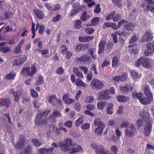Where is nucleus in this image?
<instances>
[{
    "label": "nucleus",
    "instance_id": "obj_1",
    "mask_svg": "<svg viewBox=\"0 0 154 154\" xmlns=\"http://www.w3.org/2000/svg\"><path fill=\"white\" fill-rule=\"evenodd\" d=\"M91 147L95 150L97 154H109V151L105 149L104 146L101 145H97L93 143L91 144Z\"/></svg>",
    "mask_w": 154,
    "mask_h": 154
},
{
    "label": "nucleus",
    "instance_id": "obj_2",
    "mask_svg": "<svg viewBox=\"0 0 154 154\" xmlns=\"http://www.w3.org/2000/svg\"><path fill=\"white\" fill-rule=\"evenodd\" d=\"M90 86L93 90H100L103 87L104 84L103 82L95 79L92 81Z\"/></svg>",
    "mask_w": 154,
    "mask_h": 154
},
{
    "label": "nucleus",
    "instance_id": "obj_3",
    "mask_svg": "<svg viewBox=\"0 0 154 154\" xmlns=\"http://www.w3.org/2000/svg\"><path fill=\"white\" fill-rule=\"evenodd\" d=\"M59 144L61 149L65 152L69 150V149L72 145V140L69 138L66 139L65 140L64 143L60 142Z\"/></svg>",
    "mask_w": 154,
    "mask_h": 154
},
{
    "label": "nucleus",
    "instance_id": "obj_4",
    "mask_svg": "<svg viewBox=\"0 0 154 154\" xmlns=\"http://www.w3.org/2000/svg\"><path fill=\"white\" fill-rule=\"evenodd\" d=\"M28 142V140L26 139V137L23 135H21L20 136V141L15 145V147L17 149H22Z\"/></svg>",
    "mask_w": 154,
    "mask_h": 154
},
{
    "label": "nucleus",
    "instance_id": "obj_5",
    "mask_svg": "<svg viewBox=\"0 0 154 154\" xmlns=\"http://www.w3.org/2000/svg\"><path fill=\"white\" fill-rule=\"evenodd\" d=\"M153 38L152 32L150 30H147L144 34L141 41L142 42H149L152 40Z\"/></svg>",
    "mask_w": 154,
    "mask_h": 154
},
{
    "label": "nucleus",
    "instance_id": "obj_6",
    "mask_svg": "<svg viewBox=\"0 0 154 154\" xmlns=\"http://www.w3.org/2000/svg\"><path fill=\"white\" fill-rule=\"evenodd\" d=\"M109 91L108 90H106L105 91H102L98 92V95L100 96L98 98L99 100L109 99L111 97L109 95Z\"/></svg>",
    "mask_w": 154,
    "mask_h": 154
},
{
    "label": "nucleus",
    "instance_id": "obj_7",
    "mask_svg": "<svg viewBox=\"0 0 154 154\" xmlns=\"http://www.w3.org/2000/svg\"><path fill=\"white\" fill-rule=\"evenodd\" d=\"M141 64L145 68L151 69L154 65V61L152 64L150 63L149 60L147 58L144 57H141Z\"/></svg>",
    "mask_w": 154,
    "mask_h": 154
},
{
    "label": "nucleus",
    "instance_id": "obj_8",
    "mask_svg": "<svg viewBox=\"0 0 154 154\" xmlns=\"http://www.w3.org/2000/svg\"><path fill=\"white\" fill-rule=\"evenodd\" d=\"M147 49L144 52L145 56H148L154 51V45L151 43H148L147 45Z\"/></svg>",
    "mask_w": 154,
    "mask_h": 154
},
{
    "label": "nucleus",
    "instance_id": "obj_9",
    "mask_svg": "<svg viewBox=\"0 0 154 154\" xmlns=\"http://www.w3.org/2000/svg\"><path fill=\"white\" fill-rule=\"evenodd\" d=\"M135 130L133 126L129 125V127L125 130V133L126 135L128 137H131L134 133Z\"/></svg>",
    "mask_w": 154,
    "mask_h": 154
},
{
    "label": "nucleus",
    "instance_id": "obj_10",
    "mask_svg": "<svg viewBox=\"0 0 154 154\" xmlns=\"http://www.w3.org/2000/svg\"><path fill=\"white\" fill-rule=\"evenodd\" d=\"M26 57H20L15 60L13 65L19 66L22 65L26 60Z\"/></svg>",
    "mask_w": 154,
    "mask_h": 154
},
{
    "label": "nucleus",
    "instance_id": "obj_11",
    "mask_svg": "<svg viewBox=\"0 0 154 154\" xmlns=\"http://www.w3.org/2000/svg\"><path fill=\"white\" fill-rule=\"evenodd\" d=\"M54 149V148L51 147L49 149L46 148H40L38 152L39 154H47L48 153H50L53 152Z\"/></svg>",
    "mask_w": 154,
    "mask_h": 154
},
{
    "label": "nucleus",
    "instance_id": "obj_12",
    "mask_svg": "<svg viewBox=\"0 0 154 154\" xmlns=\"http://www.w3.org/2000/svg\"><path fill=\"white\" fill-rule=\"evenodd\" d=\"M152 125L149 123L146 124L144 129V134L146 136H149L151 131Z\"/></svg>",
    "mask_w": 154,
    "mask_h": 154
},
{
    "label": "nucleus",
    "instance_id": "obj_13",
    "mask_svg": "<svg viewBox=\"0 0 154 154\" xmlns=\"http://www.w3.org/2000/svg\"><path fill=\"white\" fill-rule=\"evenodd\" d=\"M91 59L90 57L87 55H84L80 57L76 58L77 60L81 61L82 63L89 62L91 61Z\"/></svg>",
    "mask_w": 154,
    "mask_h": 154
},
{
    "label": "nucleus",
    "instance_id": "obj_14",
    "mask_svg": "<svg viewBox=\"0 0 154 154\" xmlns=\"http://www.w3.org/2000/svg\"><path fill=\"white\" fill-rule=\"evenodd\" d=\"M144 93L147 97H151L153 99V97L150 90L149 87L148 86H145L144 88Z\"/></svg>",
    "mask_w": 154,
    "mask_h": 154
},
{
    "label": "nucleus",
    "instance_id": "obj_15",
    "mask_svg": "<svg viewBox=\"0 0 154 154\" xmlns=\"http://www.w3.org/2000/svg\"><path fill=\"white\" fill-rule=\"evenodd\" d=\"M106 44V42L104 41H101L99 43V49L98 51L99 54H101L103 53L104 51V46Z\"/></svg>",
    "mask_w": 154,
    "mask_h": 154
},
{
    "label": "nucleus",
    "instance_id": "obj_16",
    "mask_svg": "<svg viewBox=\"0 0 154 154\" xmlns=\"http://www.w3.org/2000/svg\"><path fill=\"white\" fill-rule=\"evenodd\" d=\"M63 100L65 102L66 104L68 105L70 104L75 102L74 99H68L66 94H64L63 96Z\"/></svg>",
    "mask_w": 154,
    "mask_h": 154
},
{
    "label": "nucleus",
    "instance_id": "obj_17",
    "mask_svg": "<svg viewBox=\"0 0 154 154\" xmlns=\"http://www.w3.org/2000/svg\"><path fill=\"white\" fill-rule=\"evenodd\" d=\"M82 150V148L80 145H78L76 147H73L69 150V153L71 154H74Z\"/></svg>",
    "mask_w": 154,
    "mask_h": 154
},
{
    "label": "nucleus",
    "instance_id": "obj_18",
    "mask_svg": "<svg viewBox=\"0 0 154 154\" xmlns=\"http://www.w3.org/2000/svg\"><path fill=\"white\" fill-rule=\"evenodd\" d=\"M34 11L35 13L36 17L40 19H42L44 17V14L43 12L41 11L35 9L34 10Z\"/></svg>",
    "mask_w": 154,
    "mask_h": 154
},
{
    "label": "nucleus",
    "instance_id": "obj_19",
    "mask_svg": "<svg viewBox=\"0 0 154 154\" xmlns=\"http://www.w3.org/2000/svg\"><path fill=\"white\" fill-rule=\"evenodd\" d=\"M13 93L14 99L15 101L18 102L21 95V92L20 91H18L13 92Z\"/></svg>",
    "mask_w": 154,
    "mask_h": 154
},
{
    "label": "nucleus",
    "instance_id": "obj_20",
    "mask_svg": "<svg viewBox=\"0 0 154 154\" xmlns=\"http://www.w3.org/2000/svg\"><path fill=\"white\" fill-rule=\"evenodd\" d=\"M113 105L112 103H109L107 105V108L106 109V112L107 114H112L113 113Z\"/></svg>",
    "mask_w": 154,
    "mask_h": 154
},
{
    "label": "nucleus",
    "instance_id": "obj_21",
    "mask_svg": "<svg viewBox=\"0 0 154 154\" xmlns=\"http://www.w3.org/2000/svg\"><path fill=\"white\" fill-rule=\"evenodd\" d=\"M105 125H102L101 126H98L95 130V133L98 136L101 135L103 131V129L104 128Z\"/></svg>",
    "mask_w": 154,
    "mask_h": 154
},
{
    "label": "nucleus",
    "instance_id": "obj_22",
    "mask_svg": "<svg viewBox=\"0 0 154 154\" xmlns=\"http://www.w3.org/2000/svg\"><path fill=\"white\" fill-rule=\"evenodd\" d=\"M152 100L151 97L150 98L148 97H142L140 100V101L141 103L146 105L149 103Z\"/></svg>",
    "mask_w": 154,
    "mask_h": 154
},
{
    "label": "nucleus",
    "instance_id": "obj_23",
    "mask_svg": "<svg viewBox=\"0 0 154 154\" xmlns=\"http://www.w3.org/2000/svg\"><path fill=\"white\" fill-rule=\"evenodd\" d=\"M24 43V40H22L20 43L16 47L14 51V52L16 54H18L21 51V48L22 45Z\"/></svg>",
    "mask_w": 154,
    "mask_h": 154
},
{
    "label": "nucleus",
    "instance_id": "obj_24",
    "mask_svg": "<svg viewBox=\"0 0 154 154\" xmlns=\"http://www.w3.org/2000/svg\"><path fill=\"white\" fill-rule=\"evenodd\" d=\"M117 98L118 101L122 102H126L129 99V97L123 95L118 96L117 97Z\"/></svg>",
    "mask_w": 154,
    "mask_h": 154
},
{
    "label": "nucleus",
    "instance_id": "obj_25",
    "mask_svg": "<svg viewBox=\"0 0 154 154\" xmlns=\"http://www.w3.org/2000/svg\"><path fill=\"white\" fill-rule=\"evenodd\" d=\"M41 114H38L35 119V123L36 125H42V117Z\"/></svg>",
    "mask_w": 154,
    "mask_h": 154
},
{
    "label": "nucleus",
    "instance_id": "obj_26",
    "mask_svg": "<svg viewBox=\"0 0 154 154\" xmlns=\"http://www.w3.org/2000/svg\"><path fill=\"white\" fill-rule=\"evenodd\" d=\"M32 150V147L30 145L27 146L23 149L25 154H31Z\"/></svg>",
    "mask_w": 154,
    "mask_h": 154
},
{
    "label": "nucleus",
    "instance_id": "obj_27",
    "mask_svg": "<svg viewBox=\"0 0 154 154\" xmlns=\"http://www.w3.org/2000/svg\"><path fill=\"white\" fill-rule=\"evenodd\" d=\"M75 84L77 86H80L84 87L87 86L84 82L79 78H78L76 80Z\"/></svg>",
    "mask_w": 154,
    "mask_h": 154
},
{
    "label": "nucleus",
    "instance_id": "obj_28",
    "mask_svg": "<svg viewBox=\"0 0 154 154\" xmlns=\"http://www.w3.org/2000/svg\"><path fill=\"white\" fill-rule=\"evenodd\" d=\"M83 7L81 6L79 8L77 9H73L71 10V11L70 13V16H73L75 15L79 11L82 10Z\"/></svg>",
    "mask_w": 154,
    "mask_h": 154
},
{
    "label": "nucleus",
    "instance_id": "obj_29",
    "mask_svg": "<svg viewBox=\"0 0 154 154\" xmlns=\"http://www.w3.org/2000/svg\"><path fill=\"white\" fill-rule=\"evenodd\" d=\"M143 94L140 93H137L136 92H134L132 94L133 97L135 99H137L140 101L142 98Z\"/></svg>",
    "mask_w": 154,
    "mask_h": 154
},
{
    "label": "nucleus",
    "instance_id": "obj_30",
    "mask_svg": "<svg viewBox=\"0 0 154 154\" xmlns=\"http://www.w3.org/2000/svg\"><path fill=\"white\" fill-rule=\"evenodd\" d=\"M106 102H100L97 103V107L99 109H103L106 106Z\"/></svg>",
    "mask_w": 154,
    "mask_h": 154
},
{
    "label": "nucleus",
    "instance_id": "obj_31",
    "mask_svg": "<svg viewBox=\"0 0 154 154\" xmlns=\"http://www.w3.org/2000/svg\"><path fill=\"white\" fill-rule=\"evenodd\" d=\"M127 30L128 31H132L134 29V26L131 23H129L125 25Z\"/></svg>",
    "mask_w": 154,
    "mask_h": 154
},
{
    "label": "nucleus",
    "instance_id": "obj_32",
    "mask_svg": "<svg viewBox=\"0 0 154 154\" xmlns=\"http://www.w3.org/2000/svg\"><path fill=\"white\" fill-rule=\"evenodd\" d=\"M94 124L98 126H101L102 125H105L100 119H96L94 121Z\"/></svg>",
    "mask_w": 154,
    "mask_h": 154
},
{
    "label": "nucleus",
    "instance_id": "obj_33",
    "mask_svg": "<svg viewBox=\"0 0 154 154\" xmlns=\"http://www.w3.org/2000/svg\"><path fill=\"white\" fill-rule=\"evenodd\" d=\"M31 141L34 145L36 146H39L42 145V143L37 139H33Z\"/></svg>",
    "mask_w": 154,
    "mask_h": 154
},
{
    "label": "nucleus",
    "instance_id": "obj_34",
    "mask_svg": "<svg viewBox=\"0 0 154 154\" xmlns=\"http://www.w3.org/2000/svg\"><path fill=\"white\" fill-rule=\"evenodd\" d=\"M61 115L60 112L59 111H55L50 116L51 118L52 117H59L61 116Z\"/></svg>",
    "mask_w": 154,
    "mask_h": 154
},
{
    "label": "nucleus",
    "instance_id": "obj_35",
    "mask_svg": "<svg viewBox=\"0 0 154 154\" xmlns=\"http://www.w3.org/2000/svg\"><path fill=\"white\" fill-rule=\"evenodd\" d=\"M16 75V74L14 73L10 72L5 77V79H14Z\"/></svg>",
    "mask_w": 154,
    "mask_h": 154
},
{
    "label": "nucleus",
    "instance_id": "obj_36",
    "mask_svg": "<svg viewBox=\"0 0 154 154\" xmlns=\"http://www.w3.org/2000/svg\"><path fill=\"white\" fill-rule=\"evenodd\" d=\"M118 62V60L116 56L113 57L112 60V66L113 67L115 68L117 66Z\"/></svg>",
    "mask_w": 154,
    "mask_h": 154
},
{
    "label": "nucleus",
    "instance_id": "obj_37",
    "mask_svg": "<svg viewBox=\"0 0 154 154\" xmlns=\"http://www.w3.org/2000/svg\"><path fill=\"white\" fill-rule=\"evenodd\" d=\"M94 97L92 96H88L86 97L85 100L86 103H91L94 101Z\"/></svg>",
    "mask_w": 154,
    "mask_h": 154
},
{
    "label": "nucleus",
    "instance_id": "obj_38",
    "mask_svg": "<svg viewBox=\"0 0 154 154\" xmlns=\"http://www.w3.org/2000/svg\"><path fill=\"white\" fill-rule=\"evenodd\" d=\"M88 52L91 55L92 58L94 60H95L97 59V56L96 55H94V49L91 48L89 49L88 50Z\"/></svg>",
    "mask_w": 154,
    "mask_h": 154
},
{
    "label": "nucleus",
    "instance_id": "obj_39",
    "mask_svg": "<svg viewBox=\"0 0 154 154\" xmlns=\"http://www.w3.org/2000/svg\"><path fill=\"white\" fill-rule=\"evenodd\" d=\"M87 13L86 12H84L83 14L81 16V19L82 21H85L87 19L90 17L89 15H86Z\"/></svg>",
    "mask_w": 154,
    "mask_h": 154
},
{
    "label": "nucleus",
    "instance_id": "obj_40",
    "mask_svg": "<svg viewBox=\"0 0 154 154\" xmlns=\"http://www.w3.org/2000/svg\"><path fill=\"white\" fill-rule=\"evenodd\" d=\"M10 101L8 99H4L2 100V105L9 107L10 104Z\"/></svg>",
    "mask_w": 154,
    "mask_h": 154
},
{
    "label": "nucleus",
    "instance_id": "obj_41",
    "mask_svg": "<svg viewBox=\"0 0 154 154\" xmlns=\"http://www.w3.org/2000/svg\"><path fill=\"white\" fill-rule=\"evenodd\" d=\"M0 50L2 53H6L9 51L11 50V49L10 48L6 46L1 48Z\"/></svg>",
    "mask_w": 154,
    "mask_h": 154
},
{
    "label": "nucleus",
    "instance_id": "obj_42",
    "mask_svg": "<svg viewBox=\"0 0 154 154\" xmlns=\"http://www.w3.org/2000/svg\"><path fill=\"white\" fill-rule=\"evenodd\" d=\"M81 22L79 20L75 21L74 22L75 26L77 28H80L81 27Z\"/></svg>",
    "mask_w": 154,
    "mask_h": 154
},
{
    "label": "nucleus",
    "instance_id": "obj_43",
    "mask_svg": "<svg viewBox=\"0 0 154 154\" xmlns=\"http://www.w3.org/2000/svg\"><path fill=\"white\" fill-rule=\"evenodd\" d=\"M131 74L133 78L134 79H136L138 78V74L134 70H131Z\"/></svg>",
    "mask_w": 154,
    "mask_h": 154
},
{
    "label": "nucleus",
    "instance_id": "obj_44",
    "mask_svg": "<svg viewBox=\"0 0 154 154\" xmlns=\"http://www.w3.org/2000/svg\"><path fill=\"white\" fill-rule=\"evenodd\" d=\"M115 13V11H113L109 14L106 17V20H108L111 19L113 17L114 14Z\"/></svg>",
    "mask_w": 154,
    "mask_h": 154
},
{
    "label": "nucleus",
    "instance_id": "obj_45",
    "mask_svg": "<svg viewBox=\"0 0 154 154\" xmlns=\"http://www.w3.org/2000/svg\"><path fill=\"white\" fill-rule=\"evenodd\" d=\"M113 3L115 5L119 7L122 6V4L120 3L121 0H112Z\"/></svg>",
    "mask_w": 154,
    "mask_h": 154
},
{
    "label": "nucleus",
    "instance_id": "obj_46",
    "mask_svg": "<svg viewBox=\"0 0 154 154\" xmlns=\"http://www.w3.org/2000/svg\"><path fill=\"white\" fill-rule=\"evenodd\" d=\"M38 79V80L35 83L36 85H40L42 84L44 82L42 76H39Z\"/></svg>",
    "mask_w": 154,
    "mask_h": 154
},
{
    "label": "nucleus",
    "instance_id": "obj_47",
    "mask_svg": "<svg viewBox=\"0 0 154 154\" xmlns=\"http://www.w3.org/2000/svg\"><path fill=\"white\" fill-rule=\"evenodd\" d=\"M85 46L84 45H79L76 46L75 49L76 50L78 51L82 50L84 48Z\"/></svg>",
    "mask_w": 154,
    "mask_h": 154
},
{
    "label": "nucleus",
    "instance_id": "obj_48",
    "mask_svg": "<svg viewBox=\"0 0 154 154\" xmlns=\"http://www.w3.org/2000/svg\"><path fill=\"white\" fill-rule=\"evenodd\" d=\"M51 112V110H45L44 112L39 113L38 114H41V116L42 117L44 116H47Z\"/></svg>",
    "mask_w": 154,
    "mask_h": 154
},
{
    "label": "nucleus",
    "instance_id": "obj_49",
    "mask_svg": "<svg viewBox=\"0 0 154 154\" xmlns=\"http://www.w3.org/2000/svg\"><path fill=\"white\" fill-rule=\"evenodd\" d=\"M56 98L57 97L55 95L50 96L48 97V102L49 103H51L54 99H56Z\"/></svg>",
    "mask_w": 154,
    "mask_h": 154
},
{
    "label": "nucleus",
    "instance_id": "obj_50",
    "mask_svg": "<svg viewBox=\"0 0 154 154\" xmlns=\"http://www.w3.org/2000/svg\"><path fill=\"white\" fill-rule=\"evenodd\" d=\"M75 108L77 111H79L81 108V104L79 103H75Z\"/></svg>",
    "mask_w": 154,
    "mask_h": 154
},
{
    "label": "nucleus",
    "instance_id": "obj_51",
    "mask_svg": "<svg viewBox=\"0 0 154 154\" xmlns=\"http://www.w3.org/2000/svg\"><path fill=\"white\" fill-rule=\"evenodd\" d=\"M120 76V81H125L127 79V75L125 73H123L122 75Z\"/></svg>",
    "mask_w": 154,
    "mask_h": 154
},
{
    "label": "nucleus",
    "instance_id": "obj_52",
    "mask_svg": "<svg viewBox=\"0 0 154 154\" xmlns=\"http://www.w3.org/2000/svg\"><path fill=\"white\" fill-rule=\"evenodd\" d=\"M84 121L82 118H79L75 122L76 126H78L79 125L82 124Z\"/></svg>",
    "mask_w": 154,
    "mask_h": 154
},
{
    "label": "nucleus",
    "instance_id": "obj_53",
    "mask_svg": "<svg viewBox=\"0 0 154 154\" xmlns=\"http://www.w3.org/2000/svg\"><path fill=\"white\" fill-rule=\"evenodd\" d=\"M72 121H67L64 124L65 126L68 128H70L72 126Z\"/></svg>",
    "mask_w": 154,
    "mask_h": 154
},
{
    "label": "nucleus",
    "instance_id": "obj_54",
    "mask_svg": "<svg viewBox=\"0 0 154 154\" xmlns=\"http://www.w3.org/2000/svg\"><path fill=\"white\" fill-rule=\"evenodd\" d=\"M100 4H97L95 6V8L94 10V12L96 13H99L101 11V9L100 8Z\"/></svg>",
    "mask_w": 154,
    "mask_h": 154
},
{
    "label": "nucleus",
    "instance_id": "obj_55",
    "mask_svg": "<svg viewBox=\"0 0 154 154\" xmlns=\"http://www.w3.org/2000/svg\"><path fill=\"white\" fill-rule=\"evenodd\" d=\"M33 103L35 106L37 108H38L41 105V103L38 100H34Z\"/></svg>",
    "mask_w": 154,
    "mask_h": 154
},
{
    "label": "nucleus",
    "instance_id": "obj_56",
    "mask_svg": "<svg viewBox=\"0 0 154 154\" xmlns=\"http://www.w3.org/2000/svg\"><path fill=\"white\" fill-rule=\"evenodd\" d=\"M137 124L139 127H142L144 124V122L142 119H139L137 121Z\"/></svg>",
    "mask_w": 154,
    "mask_h": 154
},
{
    "label": "nucleus",
    "instance_id": "obj_57",
    "mask_svg": "<svg viewBox=\"0 0 154 154\" xmlns=\"http://www.w3.org/2000/svg\"><path fill=\"white\" fill-rule=\"evenodd\" d=\"M144 119L146 122H148L150 120V115L149 112H146Z\"/></svg>",
    "mask_w": 154,
    "mask_h": 154
},
{
    "label": "nucleus",
    "instance_id": "obj_58",
    "mask_svg": "<svg viewBox=\"0 0 154 154\" xmlns=\"http://www.w3.org/2000/svg\"><path fill=\"white\" fill-rule=\"evenodd\" d=\"M131 124H129L127 122H126L122 123L121 125V126L122 128L126 127L127 128L129 127V125Z\"/></svg>",
    "mask_w": 154,
    "mask_h": 154
},
{
    "label": "nucleus",
    "instance_id": "obj_59",
    "mask_svg": "<svg viewBox=\"0 0 154 154\" xmlns=\"http://www.w3.org/2000/svg\"><path fill=\"white\" fill-rule=\"evenodd\" d=\"M120 19V16L119 14H116L113 16L112 20L114 22H116Z\"/></svg>",
    "mask_w": 154,
    "mask_h": 154
},
{
    "label": "nucleus",
    "instance_id": "obj_60",
    "mask_svg": "<svg viewBox=\"0 0 154 154\" xmlns=\"http://www.w3.org/2000/svg\"><path fill=\"white\" fill-rule=\"evenodd\" d=\"M99 19L97 17H96L91 20V23L93 25H95L99 21Z\"/></svg>",
    "mask_w": 154,
    "mask_h": 154
},
{
    "label": "nucleus",
    "instance_id": "obj_61",
    "mask_svg": "<svg viewBox=\"0 0 154 154\" xmlns=\"http://www.w3.org/2000/svg\"><path fill=\"white\" fill-rule=\"evenodd\" d=\"M90 127V124L88 123L83 124L82 127L83 130H86L89 129Z\"/></svg>",
    "mask_w": 154,
    "mask_h": 154
},
{
    "label": "nucleus",
    "instance_id": "obj_62",
    "mask_svg": "<svg viewBox=\"0 0 154 154\" xmlns=\"http://www.w3.org/2000/svg\"><path fill=\"white\" fill-rule=\"evenodd\" d=\"M79 68L84 71L85 74H87L88 73V70L87 67L83 66H80L79 67Z\"/></svg>",
    "mask_w": 154,
    "mask_h": 154
},
{
    "label": "nucleus",
    "instance_id": "obj_63",
    "mask_svg": "<svg viewBox=\"0 0 154 154\" xmlns=\"http://www.w3.org/2000/svg\"><path fill=\"white\" fill-rule=\"evenodd\" d=\"M31 95L34 97H37L38 96V93L33 89L31 90Z\"/></svg>",
    "mask_w": 154,
    "mask_h": 154
},
{
    "label": "nucleus",
    "instance_id": "obj_64",
    "mask_svg": "<svg viewBox=\"0 0 154 154\" xmlns=\"http://www.w3.org/2000/svg\"><path fill=\"white\" fill-rule=\"evenodd\" d=\"M150 10L152 12L154 13V7H152L149 5L146 6V11H148Z\"/></svg>",
    "mask_w": 154,
    "mask_h": 154
}]
</instances>
